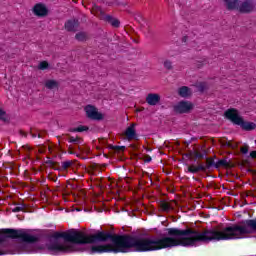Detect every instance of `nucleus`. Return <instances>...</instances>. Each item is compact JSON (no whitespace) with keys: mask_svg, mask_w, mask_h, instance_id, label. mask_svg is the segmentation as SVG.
<instances>
[{"mask_svg":"<svg viewBox=\"0 0 256 256\" xmlns=\"http://www.w3.org/2000/svg\"><path fill=\"white\" fill-rule=\"evenodd\" d=\"M77 41H85L87 39V34L84 32H79L76 34Z\"/></svg>","mask_w":256,"mask_h":256,"instance_id":"20","label":"nucleus"},{"mask_svg":"<svg viewBox=\"0 0 256 256\" xmlns=\"http://www.w3.org/2000/svg\"><path fill=\"white\" fill-rule=\"evenodd\" d=\"M46 89H59V82L56 80H46L45 82Z\"/></svg>","mask_w":256,"mask_h":256,"instance_id":"14","label":"nucleus"},{"mask_svg":"<svg viewBox=\"0 0 256 256\" xmlns=\"http://www.w3.org/2000/svg\"><path fill=\"white\" fill-rule=\"evenodd\" d=\"M250 157H252V159H256V151H252L250 153Z\"/></svg>","mask_w":256,"mask_h":256,"instance_id":"29","label":"nucleus"},{"mask_svg":"<svg viewBox=\"0 0 256 256\" xmlns=\"http://www.w3.org/2000/svg\"><path fill=\"white\" fill-rule=\"evenodd\" d=\"M178 95L187 99V97H191V95H193V91H191L187 86H182L178 89Z\"/></svg>","mask_w":256,"mask_h":256,"instance_id":"13","label":"nucleus"},{"mask_svg":"<svg viewBox=\"0 0 256 256\" xmlns=\"http://www.w3.org/2000/svg\"><path fill=\"white\" fill-rule=\"evenodd\" d=\"M62 167H64V169H67L68 167H71V162H63Z\"/></svg>","mask_w":256,"mask_h":256,"instance_id":"27","label":"nucleus"},{"mask_svg":"<svg viewBox=\"0 0 256 256\" xmlns=\"http://www.w3.org/2000/svg\"><path fill=\"white\" fill-rule=\"evenodd\" d=\"M255 2L252 0H246L242 3H240L238 7L239 13H253L255 11Z\"/></svg>","mask_w":256,"mask_h":256,"instance_id":"8","label":"nucleus"},{"mask_svg":"<svg viewBox=\"0 0 256 256\" xmlns=\"http://www.w3.org/2000/svg\"><path fill=\"white\" fill-rule=\"evenodd\" d=\"M54 242L47 244V249L52 255L57 253H73L76 245H87V243L105 242L108 239L113 245H96L92 247V253H129L137 251L144 253L147 251H159V237H131L117 236L111 233L98 232L94 235H87L83 231L71 230L68 232H55L52 235Z\"/></svg>","mask_w":256,"mask_h":256,"instance_id":"1","label":"nucleus"},{"mask_svg":"<svg viewBox=\"0 0 256 256\" xmlns=\"http://www.w3.org/2000/svg\"><path fill=\"white\" fill-rule=\"evenodd\" d=\"M38 69H40V71H45V69H49V62L47 61L40 62L38 65Z\"/></svg>","mask_w":256,"mask_h":256,"instance_id":"18","label":"nucleus"},{"mask_svg":"<svg viewBox=\"0 0 256 256\" xmlns=\"http://www.w3.org/2000/svg\"><path fill=\"white\" fill-rule=\"evenodd\" d=\"M199 171H205V166H203V165H199V166L191 165V166L188 167V172L189 173H199Z\"/></svg>","mask_w":256,"mask_h":256,"instance_id":"15","label":"nucleus"},{"mask_svg":"<svg viewBox=\"0 0 256 256\" xmlns=\"http://www.w3.org/2000/svg\"><path fill=\"white\" fill-rule=\"evenodd\" d=\"M2 233L4 235H7L10 239H21V241H24V243H35L37 239H39L37 236L32 235L31 230L27 229H4L2 230Z\"/></svg>","mask_w":256,"mask_h":256,"instance_id":"3","label":"nucleus"},{"mask_svg":"<svg viewBox=\"0 0 256 256\" xmlns=\"http://www.w3.org/2000/svg\"><path fill=\"white\" fill-rule=\"evenodd\" d=\"M124 136L126 137V139H128V141H132V139H137V132L135 131V124H132L125 130Z\"/></svg>","mask_w":256,"mask_h":256,"instance_id":"11","label":"nucleus"},{"mask_svg":"<svg viewBox=\"0 0 256 256\" xmlns=\"http://www.w3.org/2000/svg\"><path fill=\"white\" fill-rule=\"evenodd\" d=\"M19 211H23V205L16 206L13 208L14 213H19Z\"/></svg>","mask_w":256,"mask_h":256,"instance_id":"26","label":"nucleus"},{"mask_svg":"<svg viewBox=\"0 0 256 256\" xmlns=\"http://www.w3.org/2000/svg\"><path fill=\"white\" fill-rule=\"evenodd\" d=\"M32 13L35 17H47V15H49V8H47L45 3L39 2L32 7Z\"/></svg>","mask_w":256,"mask_h":256,"instance_id":"5","label":"nucleus"},{"mask_svg":"<svg viewBox=\"0 0 256 256\" xmlns=\"http://www.w3.org/2000/svg\"><path fill=\"white\" fill-rule=\"evenodd\" d=\"M79 27V20H68L66 23H65V29L67 31H77Z\"/></svg>","mask_w":256,"mask_h":256,"instance_id":"12","label":"nucleus"},{"mask_svg":"<svg viewBox=\"0 0 256 256\" xmlns=\"http://www.w3.org/2000/svg\"><path fill=\"white\" fill-rule=\"evenodd\" d=\"M228 11H239V0H222Z\"/></svg>","mask_w":256,"mask_h":256,"instance_id":"10","label":"nucleus"},{"mask_svg":"<svg viewBox=\"0 0 256 256\" xmlns=\"http://www.w3.org/2000/svg\"><path fill=\"white\" fill-rule=\"evenodd\" d=\"M164 67H165V69L171 70V69H173V63H171V61H169V60H165Z\"/></svg>","mask_w":256,"mask_h":256,"instance_id":"22","label":"nucleus"},{"mask_svg":"<svg viewBox=\"0 0 256 256\" xmlns=\"http://www.w3.org/2000/svg\"><path fill=\"white\" fill-rule=\"evenodd\" d=\"M215 167H229V161L227 159L218 160L215 163Z\"/></svg>","mask_w":256,"mask_h":256,"instance_id":"17","label":"nucleus"},{"mask_svg":"<svg viewBox=\"0 0 256 256\" xmlns=\"http://www.w3.org/2000/svg\"><path fill=\"white\" fill-rule=\"evenodd\" d=\"M6 117H7V114L5 113V110L0 108V119L5 120Z\"/></svg>","mask_w":256,"mask_h":256,"instance_id":"25","label":"nucleus"},{"mask_svg":"<svg viewBox=\"0 0 256 256\" xmlns=\"http://www.w3.org/2000/svg\"><path fill=\"white\" fill-rule=\"evenodd\" d=\"M107 21L112 25V27H119L121 24L117 18H113L111 16H106Z\"/></svg>","mask_w":256,"mask_h":256,"instance_id":"16","label":"nucleus"},{"mask_svg":"<svg viewBox=\"0 0 256 256\" xmlns=\"http://www.w3.org/2000/svg\"><path fill=\"white\" fill-rule=\"evenodd\" d=\"M241 153L246 155V153H249V146L245 145L240 148Z\"/></svg>","mask_w":256,"mask_h":256,"instance_id":"24","label":"nucleus"},{"mask_svg":"<svg viewBox=\"0 0 256 256\" xmlns=\"http://www.w3.org/2000/svg\"><path fill=\"white\" fill-rule=\"evenodd\" d=\"M248 235L256 237V220H246L231 226L202 231L189 228V247H197L201 243H211V241L245 239Z\"/></svg>","mask_w":256,"mask_h":256,"instance_id":"2","label":"nucleus"},{"mask_svg":"<svg viewBox=\"0 0 256 256\" xmlns=\"http://www.w3.org/2000/svg\"><path fill=\"white\" fill-rule=\"evenodd\" d=\"M160 101L161 95L157 93H150L146 97V103H148V105H151L152 107H154L155 105H159Z\"/></svg>","mask_w":256,"mask_h":256,"instance_id":"9","label":"nucleus"},{"mask_svg":"<svg viewBox=\"0 0 256 256\" xmlns=\"http://www.w3.org/2000/svg\"><path fill=\"white\" fill-rule=\"evenodd\" d=\"M160 207L162 211H171V205L169 204V202H161Z\"/></svg>","mask_w":256,"mask_h":256,"instance_id":"19","label":"nucleus"},{"mask_svg":"<svg viewBox=\"0 0 256 256\" xmlns=\"http://www.w3.org/2000/svg\"><path fill=\"white\" fill-rule=\"evenodd\" d=\"M225 117L232 121L234 125H239L244 131H253L255 129L256 125L253 122H245L243 120V117L239 115V111L235 108H230L225 112Z\"/></svg>","mask_w":256,"mask_h":256,"instance_id":"4","label":"nucleus"},{"mask_svg":"<svg viewBox=\"0 0 256 256\" xmlns=\"http://www.w3.org/2000/svg\"><path fill=\"white\" fill-rule=\"evenodd\" d=\"M87 128L86 126H79L77 127L74 131H77L78 133H83V131H87Z\"/></svg>","mask_w":256,"mask_h":256,"instance_id":"23","label":"nucleus"},{"mask_svg":"<svg viewBox=\"0 0 256 256\" xmlns=\"http://www.w3.org/2000/svg\"><path fill=\"white\" fill-rule=\"evenodd\" d=\"M144 161L145 163H151V156H145Z\"/></svg>","mask_w":256,"mask_h":256,"instance_id":"28","label":"nucleus"},{"mask_svg":"<svg viewBox=\"0 0 256 256\" xmlns=\"http://www.w3.org/2000/svg\"><path fill=\"white\" fill-rule=\"evenodd\" d=\"M198 91L203 92L204 90L207 89V84L205 82H200L196 85Z\"/></svg>","mask_w":256,"mask_h":256,"instance_id":"21","label":"nucleus"},{"mask_svg":"<svg viewBox=\"0 0 256 256\" xmlns=\"http://www.w3.org/2000/svg\"><path fill=\"white\" fill-rule=\"evenodd\" d=\"M84 110L89 119H93L94 121H101L103 119V114L99 113L94 106L88 105Z\"/></svg>","mask_w":256,"mask_h":256,"instance_id":"7","label":"nucleus"},{"mask_svg":"<svg viewBox=\"0 0 256 256\" xmlns=\"http://www.w3.org/2000/svg\"><path fill=\"white\" fill-rule=\"evenodd\" d=\"M75 141H77L75 138L70 137V143H75Z\"/></svg>","mask_w":256,"mask_h":256,"instance_id":"30","label":"nucleus"},{"mask_svg":"<svg viewBox=\"0 0 256 256\" xmlns=\"http://www.w3.org/2000/svg\"><path fill=\"white\" fill-rule=\"evenodd\" d=\"M193 109V103L189 101H180L176 105H174L175 113H189Z\"/></svg>","mask_w":256,"mask_h":256,"instance_id":"6","label":"nucleus"}]
</instances>
